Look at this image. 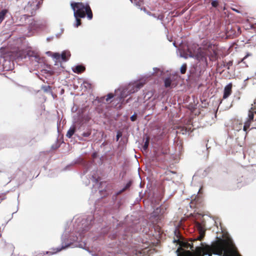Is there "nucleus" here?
Here are the masks:
<instances>
[{"mask_svg":"<svg viewBox=\"0 0 256 256\" xmlns=\"http://www.w3.org/2000/svg\"><path fill=\"white\" fill-rule=\"evenodd\" d=\"M95 219L93 216H89L86 218H78L74 225V230L71 232L68 230L66 229L61 237L62 246L54 249L52 251H48L47 254H53L66 249L72 245L74 242H78L75 244L74 246L79 247L84 249L86 248L87 240L86 236L88 238L94 240H96L94 236H92L91 232L88 231L92 228L94 224Z\"/></svg>","mask_w":256,"mask_h":256,"instance_id":"nucleus-1","label":"nucleus"},{"mask_svg":"<svg viewBox=\"0 0 256 256\" xmlns=\"http://www.w3.org/2000/svg\"><path fill=\"white\" fill-rule=\"evenodd\" d=\"M241 256L236 250L232 239L228 237L224 240L212 242L210 245H206L203 248L202 254L212 256Z\"/></svg>","mask_w":256,"mask_h":256,"instance_id":"nucleus-2","label":"nucleus"},{"mask_svg":"<svg viewBox=\"0 0 256 256\" xmlns=\"http://www.w3.org/2000/svg\"><path fill=\"white\" fill-rule=\"evenodd\" d=\"M112 239L118 238L119 240L116 252L120 254H124L127 256H134L136 254V252L133 246V244L130 242V236L128 235L120 236L116 232L110 236Z\"/></svg>","mask_w":256,"mask_h":256,"instance_id":"nucleus-3","label":"nucleus"},{"mask_svg":"<svg viewBox=\"0 0 256 256\" xmlns=\"http://www.w3.org/2000/svg\"><path fill=\"white\" fill-rule=\"evenodd\" d=\"M70 6L74 11V17L80 16L87 18L90 20L92 18V12L88 4H84L82 2H72Z\"/></svg>","mask_w":256,"mask_h":256,"instance_id":"nucleus-4","label":"nucleus"},{"mask_svg":"<svg viewBox=\"0 0 256 256\" xmlns=\"http://www.w3.org/2000/svg\"><path fill=\"white\" fill-rule=\"evenodd\" d=\"M146 84V80H141L129 83L126 85L127 90L131 94H134L140 90Z\"/></svg>","mask_w":256,"mask_h":256,"instance_id":"nucleus-5","label":"nucleus"},{"mask_svg":"<svg viewBox=\"0 0 256 256\" xmlns=\"http://www.w3.org/2000/svg\"><path fill=\"white\" fill-rule=\"evenodd\" d=\"M130 94L127 90V88L126 86H121L115 90V96H116V100L120 102L122 104H124V98Z\"/></svg>","mask_w":256,"mask_h":256,"instance_id":"nucleus-6","label":"nucleus"},{"mask_svg":"<svg viewBox=\"0 0 256 256\" xmlns=\"http://www.w3.org/2000/svg\"><path fill=\"white\" fill-rule=\"evenodd\" d=\"M27 56L34 66H38V64L41 62V58L38 54L34 51L28 52Z\"/></svg>","mask_w":256,"mask_h":256,"instance_id":"nucleus-7","label":"nucleus"},{"mask_svg":"<svg viewBox=\"0 0 256 256\" xmlns=\"http://www.w3.org/2000/svg\"><path fill=\"white\" fill-rule=\"evenodd\" d=\"M254 114H256V106H254V104H252V106L248 112L247 120L244 122V124L246 126H250L251 122L254 120Z\"/></svg>","mask_w":256,"mask_h":256,"instance_id":"nucleus-8","label":"nucleus"},{"mask_svg":"<svg viewBox=\"0 0 256 256\" xmlns=\"http://www.w3.org/2000/svg\"><path fill=\"white\" fill-rule=\"evenodd\" d=\"M38 4L34 1L28 2L27 4L24 6V10L26 12H30L33 15L37 8Z\"/></svg>","mask_w":256,"mask_h":256,"instance_id":"nucleus-9","label":"nucleus"},{"mask_svg":"<svg viewBox=\"0 0 256 256\" xmlns=\"http://www.w3.org/2000/svg\"><path fill=\"white\" fill-rule=\"evenodd\" d=\"M249 128L250 126H246L244 124V129H242V130H240V132H238V138L245 139Z\"/></svg>","mask_w":256,"mask_h":256,"instance_id":"nucleus-10","label":"nucleus"},{"mask_svg":"<svg viewBox=\"0 0 256 256\" xmlns=\"http://www.w3.org/2000/svg\"><path fill=\"white\" fill-rule=\"evenodd\" d=\"M232 84L230 83L228 84H227L224 88V95H223V98H228L232 92Z\"/></svg>","mask_w":256,"mask_h":256,"instance_id":"nucleus-11","label":"nucleus"},{"mask_svg":"<svg viewBox=\"0 0 256 256\" xmlns=\"http://www.w3.org/2000/svg\"><path fill=\"white\" fill-rule=\"evenodd\" d=\"M8 56V54L7 53L6 50L4 48H0V58L3 60L5 63L9 62V61L7 60Z\"/></svg>","mask_w":256,"mask_h":256,"instance_id":"nucleus-12","label":"nucleus"},{"mask_svg":"<svg viewBox=\"0 0 256 256\" xmlns=\"http://www.w3.org/2000/svg\"><path fill=\"white\" fill-rule=\"evenodd\" d=\"M194 58L200 62H206V58L205 56L204 52H198L195 54Z\"/></svg>","mask_w":256,"mask_h":256,"instance_id":"nucleus-13","label":"nucleus"},{"mask_svg":"<svg viewBox=\"0 0 256 256\" xmlns=\"http://www.w3.org/2000/svg\"><path fill=\"white\" fill-rule=\"evenodd\" d=\"M72 71L76 74H80L85 70V68L82 65H77L72 68Z\"/></svg>","mask_w":256,"mask_h":256,"instance_id":"nucleus-14","label":"nucleus"},{"mask_svg":"<svg viewBox=\"0 0 256 256\" xmlns=\"http://www.w3.org/2000/svg\"><path fill=\"white\" fill-rule=\"evenodd\" d=\"M244 125H242V123H238V121L234 122L233 126V130L236 131L237 132H240V130L244 129Z\"/></svg>","mask_w":256,"mask_h":256,"instance_id":"nucleus-15","label":"nucleus"},{"mask_svg":"<svg viewBox=\"0 0 256 256\" xmlns=\"http://www.w3.org/2000/svg\"><path fill=\"white\" fill-rule=\"evenodd\" d=\"M76 128L75 126L73 125L69 128L66 134V137L71 138L72 136L74 134Z\"/></svg>","mask_w":256,"mask_h":256,"instance_id":"nucleus-16","label":"nucleus"},{"mask_svg":"<svg viewBox=\"0 0 256 256\" xmlns=\"http://www.w3.org/2000/svg\"><path fill=\"white\" fill-rule=\"evenodd\" d=\"M70 56V53L69 52L64 51L60 54V58L64 62H66Z\"/></svg>","mask_w":256,"mask_h":256,"instance_id":"nucleus-17","label":"nucleus"},{"mask_svg":"<svg viewBox=\"0 0 256 256\" xmlns=\"http://www.w3.org/2000/svg\"><path fill=\"white\" fill-rule=\"evenodd\" d=\"M8 10L6 8H0V24L3 21Z\"/></svg>","mask_w":256,"mask_h":256,"instance_id":"nucleus-18","label":"nucleus"},{"mask_svg":"<svg viewBox=\"0 0 256 256\" xmlns=\"http://www.w3.org/2000/svg\"><path fill=\"white\" fill-rule=\"evenodd\" d=\"M163 72L158 68H154L153 72L150 74V76H161Z\"/></svg>","mask_w":256,"mask_h":256,"instance_id":"nucleus-19","label":"nucleus"},{"mask_svg":"<svg viewBox=\"0 0 256 256\" xmlns=\"http://www.w3.org/2000/svg\"><path fill=\"white\" fill-rule=\"evenodd\" d=\"M192 132V130L190 127H183L180 128V132H181L183 134H186L187 133L190 134Z\"/></svg>","mask_w":256,"mask_h":256,"instance_id":"nucleus-20","label":"nucleus"},{"mask_svg":"<svg viewBox=\"0 0 256 256\" xmlns=\"http://www.w3.org/2000/svg\"><path fill=\"white\" fill-rule=\"evenodd\" d=\"M91 134V132L90 130H88V131H87V132H84L82 135V136H77V134H76V136H77V137L78 138V140H84L82 138V136L83 137H86V138H88V137Z\"/></svg>","mask_w":256,"mask_h":256,"instance_id":"nucleus-21","label":"nucleus"},{"mask_svg":"<svg viewBox=\"0 0 256 256\" xmlns=\"http://www.w3.org/2000/svg\"><path fill=\"white\" fill-rule=\"evenodd\" d=\"M114 97V94L112 93H109L106 95V102H108L112 98ZM105 98L104 97L102 96L101 97L100 100H98L99 102H103Z\"/></svg>","mask_w":256,"mask_h":256,"instance_id":"nucleus-22","label":"nucleus"},{"mask_svg":"<svg viewBox=\"0 0 256 256\" xmlns=\"http://www.w3.org/2000/svg\"><path fill=\"white\" fill-rule=\"evenodd\" d=\"M132 182L131 181H129L128 182L126 183V186L122 189L120 190H119L117 193L116 194L118 195V194H120L121 193H122V192H124V191H125L127 189H128L132 185Z\"/></svg>","mask_w":256,"mask_h":256,"instance_id":"nucleus-23","label":"nucleus"},{"mask_svg":"<svg viewBox=\"0 0 256 256\" xmlns=\"http://www.w3.org/2000/svg\"><path fill=\"white\" fill-rule=\"evenodd\" d=\"M164 206H160L154 210V213L156 215L162 214L164 213Z\"/></svg>","mask_w":256,"mask_h":256,"instance_id":"nucleus-24","label":"nucleus"},{"mask_svg":"<svg viewBox=\"0 0 256 256\" xmlns=\"http://www.w3.org/2000/svg\"><path fill=\"white\" fill-rule=\"evenodd\" d=\"M164 86L166 88L170 87L172 84V80L169 78H166L164 80Z\"/></svg>","mask_w":256,"mask_h":256,"instance_id":"nucleus-25","label":"nucleus"},{"mask_svg":"<svg viewBox=\"0 0 256 256\" xmlns=\"http://www.w3.org/2000/svg\"><path fill=\"white\" fill-rule=\"evenodd\" d=\"M150 140L148 138H146L144 142V144L142 146L143 150H146L148 148L149 145Z\"/></svg>","mask_w":256,"mask_h":256,"instance_id":"nucleus-26","label":"nucleus"},{"mask_svg":"<svg viewBox=\"0 0 256 256\" xmlns=\"http://www.w3.org/2000/svg\"><path fill=\"white\" fill-rule=\"evenodd\" d=\"M42 89L46 92H52V88L50 86H42Z\"/></svg>","mask_w":256,"mask_h":256,"instance_id":"nucleus-27","label":"nucleus"},{"mask_svg":"<svg viewBox=\"0 0 256 256\" xmlns=\"http://www.w3.org/2000/svg\"><path fill=\"white\" fill-rule=\"evenodd\" d=\"M187 68V65L186 64H184L180 67V72L182 74H185Z\"/></svg>","mask_w":256,"mask_h":256,"instance_id":"nucleus-28","label":"nucleus"},{"mask_svg":"<svg viewBox=\"0 0 256 256\" xmlns=\"http://www.w3.org/2000/svg\"><path fill=\"white\" fill-rule=\"evenodd\" d=\"M76 18V23L74 24V26L76 28H78V26H80L81 24V20L80 19V16H76L74 17Z\"/></svg>","mask_w":256,"mask_h":256,"instance_id":"nucleus-29","label":"nucleus"},{"mask_svg":"<svg viewBox=\"0 0 256 256\" xmlns=\"http://www.w3.org/2000/svg\"><path fill=\"white\" fill-rule=\"evenodd\" d=\"M60 146V144L58 142V140H56V142L55 144H53L51 146V148L52 150H56Z\"/></svg>","mask_w":256,"mask_h":256,"instance_id":"nucleus-30","label":"nucleus"},{"mask_svg":"<svg viewBox=\"0 0 256 256\" xmlns=\"http://www.w3.org/2000/svg\"><path fill=\"white\" fill-rule=\"evenodd\" d=\"M122 136V132L120 130H118L116 132V141H118L120 138H121Z\"/></svg>","mask_w":256,"mask_h":256,"instance_id":"nucleus-31","label":"nucleus"},{"mask_svg":"<svg viewBox=\"0 0 256 256\" xmlns=\"http://www.w3.org/2000/svg\"><path fill=\"white\" fill-rule=\"evenodd\" d=\"M212 6L214 8H216L218 4V0H214L212 2Z\"/></svg>","mask_w":256,"mask_h":256,"instance_id":"nucleus-32","label":"nucleus"},{"mask_svg":"<svg viewBox=\"0 0 256 256\" xmlns=\"http://www.w3.org/2000/svg\"><path fill=\"white\" fill-rule=\"evenodd\" d=\"M180 56L181 57L184 58L186 59L188 58V53L187 52H181L180 54Z\"/></svg>","mask_w":256,"mask_h":256,"instance_id":"nucleus-33","label":"nucleus"},{"mask_svg":"<svg viewBox=\"0 0 256 256\" xmlns=\"http://www.w3.org/2000/svg\"><path fill=\"white\" fill-rule=\"evenodd\" d=\"M53 58L56 60H59L60 58V54L58 53H54L53 54Z\"/></svg>","mask_w":256,"mask_h":256,"instance_id":"nucleus-34","label":"nucleus"},{"mask_svg":"<svg viewBox=\"0 0 256 256\" xmlns=\"http://www.w3.org/2000/svg\"><path fill=\"white\" fill-rule=\"evenodd\" d=\"M187 52L188 53V58H194L196 54H194L191 50L188 49Z\"/></svg>","mask_w":256,"mask_h":256,"instance_id":"nucleus-35","label":"nucleus"},{"mask_svg":"<svg viewBox=\"0 0 256 256\" xmlns=\"http://www.w3.org/2000/svg\"><path fill=\"white\" fill-rule=\"evenodd\" d=\"M233 64L232 60H230L226 64V68L228 70H230V66H231Z\"/></svg>","mask_w":256,"mask_h":256,"instance_id":"nucleus-36","label":"nucleus"},{"mask_svg":"<svg viewBox=\"0 0 256 256\" xmlns=\"http://www.w3.org/2000/svg\"><path fill=\"white\" fill-rule=\"evenodd\" d=\"M136 112H134V114L133 115H132L130 117V120L132 121V122H134L136 118H137V116H136Z\"/></svg>","mask_w":256,"mask_h":256,"instance_id":"nucleus-37","label":"nucleus"},{"mask_svg":"<svg viewBox=\"0 0 256 256\" xmlns=\"http://www.w3.org/2000/svg\"><path fill=\"white\" fill-rule=\"evenodd\" d=\"M90 180L96 184L98 183V180L94 176H92L90 178Z\"/></svg>","mask_w":256,"mask_h":256,"instance_id":"nucleus-38","label":"nucleus"},{"mask_svg":"<svg viewBox=\"0 0 256 256\" xmlns=\"http://www.w3.org/2000/svg\"><path fill=\"white\" fill-rule=\"evenodd\" d=\"M186 248H190V249H192L194 248V246L192 244L190 243H186L185 246Z\"/></svg>","mask_w":256,"mask_h":256,"instance_id":"nucleus-39","label":"nucleus"},{"mask_svg":"<svg viewBox=\"0 0 256 256\" xmlns=\"http://www.w3.org/2000/svg\"><path fill=\"white\" fill-rule=\"evenodd\" d=\"M252 54H250V53H247V54L241 60V62H243L244 63V60L245 59H246L249 56H251Z\"/></svg>","mask_w":256,"mask_h":256,"instance_id":"nucleus-40","label":"nucleus"},{"mask_svg":"<svg viewBox=\"0 0 256 256\" xmlns=\"http://www.w3.org/2000/svg\"><path fill=\"white\" fill-rule=\"evenodd\" d=\"M154 18H156L157 20H160L162 21L164 19V16L162 15H158V16H156V17Z\"/></svg>","mask_w":256,"mask_h":256,"instance_id":"nucleus-41","label":"nucleus"},{"mask_svg":"<svg viewBox=\"0 0 256 256\" xmlns=\"http://www.w3.org/2000/svg\"><path fill=\"white\" fill-rule=\"evenodd\" d=\"M63 30H64L62 28V29L61 30V32H60V33H58V34H56V37L57 38H59L60 37V35H61L62 33V32H63Z\"/></svg>","mask_w":256,"mask_h":256,"instance_id":"nucleus-42","label":"nucleus"},{"mask_svg":"<svg viewBox=\"0 0 256 256\" xmlns=\"http://www.w3.org/2000/svg\"><path fill=\"white\" fill-rule=\"evenodd\" d=\"M53 38H54V36H53L48 37L47 38H46V40L48 42H50V41L52 40H53Z\"/></svg>","mask_w":256,"mask_h":256,"instance_id":"nucleus-43","label":"nucleus"},{"mask_svg":"<svg viewBox=\"0 0 256 256\" xmlns=\"http://www.w3.org/2000/svg\"><path fill=\"white\" fill-rule=\"evenodd\" d=\"M14 84L17 86H20V87H23L22 86L16 83V82H14Z\"/></svg>","mask_w":256,"mask_h":256,"instance_id":"nucleus-44","label":"nucleus"},{"mask_svg":"<svg viewBox=\"0 0 256 256\" xmlns=\"http://www.w3.org/2000/svg\"><path fill=\"white\" fill-rule=\"evenodd\" d=\"M220 68H226V64L224 63L223 64H222Z\"/></svg>","mask_w":256,"mask_h":256,"instance_id":"nucleus-45","label":"nucleus"},{"mask_svg":"<svg viewBox=\"0 0 256 256\" xmlns=\"http://www.w3.org/2000/svg\"><path fill=\"white\" fill-rule=\"evenodd\" d=\"M150 16H152L153 17H156V14H151L150 12L148 14Z\"/></svg>","mask_w":256,"mask_h":256,"instance_id":"nucleus-46","label":"nucleus"},{"mask_svg":"<svg viewBox=\"0 0 256 256\" xmlns=\"http://www.w3.org/2000/svg\"><path fill=\"white\" fill-rule=\"evenodd\" d=\"M131 98H129L127 99L126 100V103H128L130 102V100Z\"/></svg>","mask_w":256,"mask_h":256,"instance_id":"nucleus-47","label":"nucleus"},{"mask_svg":"<svg viewBox=\"0 0 256 256\" xmlns=\"http://www.w3.org/2000/svg\"><path fill=\"white\" fill-rule=\"evenodd\" d=\"M202 237V236L201 234L200 236H198V239L199 240H201Z\"/></svg>","mask_w":256,"mask_h":256,"instance_id":"nucleus-48","label":"nucleus"},{"mask_svg":"<svg viewBox=\"0 0 256 256\" xmlns=\"http://www.w3.org/2000/svg\"><path fill=\"white\" fill-rule=\"evenodd\" d=\"M148 94V95L150 94V95L152 96V92H148V94Z\"/></svg>","mask_w":256,"mask_h":256,"instance_id":"nucleus-49","label":"nucleus"},{"mask_svg":"<svg viewBox=\"0 0 256 256\" xmlns=\"http://www.w3.org/2000/svg\"><path fill=\"white\" fill-rule=\"evenodd\" d=\"M70 166H71V165H68V166H66L64 168V170H67V168H68V167H69Z\"/></svg>","mask_w":256,"mask_h":256,"instance_id":"nucleus-50","label":"nucleus"},{"mask_svg":"<svg viewBox=\"0 0 256 256\" xmlns=\"http://www.w3.org/2000/svg\"><path fill=\"white\" fill-rule=\"evenodd\" d=\"M173 45H174L175 47H176V42H174L173 43Z\"/></svg>","mask_w":256,"mask_h":256,"instance_id":"nucleus-51","label":"nucleus"},{"mask_svg":"<svg viewBox=\"0 0 256 256\" xmlns=\"http://www.w3.org/2000/svg\"><path fill=\"white\" fill-rule=\"evenodd\" d=\"M235 10L236 12H238V10Z\"/></svg>","mask_w":256,"mask_h":256,"instance_id":"nucleus-52","label":"nucleus"},{"mask_svg":"<svg viewBox=\"0 0 256 256\" xmlns=\"http://www.w3.org/2000/svg\"><path fill=\"white\" fill-rule=\"evenodd\" d=\"M198 226H200V224L199 223H198Z\"/></svg>","mask_w":256,"mask_h":256,"instance_id":"nucleus-53","label":"nucleus"},{"mask_svg":"<svg viewBox=\"0 0 256 256\" xmlns=\"http://www.w3.org/2000/svg\"><path fill=\"white\" fill-rule=\"evenodd\" d=\"M98 223H100V220H98Z\"/></svg>","mask_w":256,"mask_h":256,"instance_id":"nucleus-54","label":"nucleus"},{"mask_svg":"<svg viewBox=\"0 0 256 256\" xmlns=\"http://www.w3.org/2000/svg\"><path fill=\"white\" fill-rule=\"evenodd\" d=\"M240 30V28H238V30Z\"/></svg>","mask_w":256,"mask_h":256,"instance_id":"nucleus-55","label":"nucleus"},{"mask_svg":"<svg viewBox=\"0 0 256 256\" xmlns=\"http://www.w3.org/2000/svg\"><path fill=\"white\" fill-rule=\"evenodd\" d=\"M98 256V255H95V256Z\"/></svg>","mask_w":256,"mask_h":256,"instance_id":"nucleus-56","label":"nucleus"},{"mask_svg":"<svg viewBox=\"0 0 256 256\" xmlns=\"http://www.w3.org/2000/svg\"><path fill=\"white\" fill-rule=\"evenodd\" d=\"M131 0L132 2V0Z\"/></svg>","mask_w":256,"mask_h":256,"instance_id":"nucleus-57","label":"nucleus"},{"mask_svg":"<svg viewBox=\"0 0 256 256\" xmlns=\"http://www.w3.org/2000/svg\"><path fill=\"white\" fill-rule=\"evenodd\" d=\"M131 0L132 2V0Z\"/></svg>","mask_w":256,"mask_h":256,"instance_id":"nucleus-58","label":"nucleus"},{"mask_svg":"<svg viewBox=\"0 0 256 256\" xmlns=\"http://www.w3.org/2000/svg\"><path fill=\"white\" fill-rule=\"evenodd\" d=\"M131 0L132 2V0Z\"/></svg>","mask_w":256,"mask_h":256,"instance_id":"nucleus-59","label":"nucleus"}]
</instances>
